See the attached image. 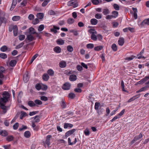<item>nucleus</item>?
<instances>
[{"instance_id": "obj_1", "label": "nucleus", "mask_w": 149, "mask_h": 149, "mask_svg": "<svg viewBox=\"0 0 149 149\" xmlns=\"http://www.w3.org/2000/svg\"><path fill=\"white\" fill-rule=\"evenodd\" d=\"M10 95H11L8 92H4L2 94L3 97L0 99V102L6 103L9 100Z\"/></svg>"}, {"instance_id": "obj_2", "label": "nucleus", "mask_w": 149, "mask_h": 149, "mask_svg": "<svg viewBox=\"0 0 149 149\" xmlns=\"http://www.w3.org/2000/svg\"><path fill=\"white\" fill-rule=\"evenodd\" d=\"M146 25H149V18L145 19L140 24L141 27H143Z\"/></svg>"}, {"instance_id": "obj_3", "label": "nucleus", "mask_w": 149, "mask_h": 149, "mask_svg": "<svg viewBox=\"0 0 149 149\" xmlns=\"http://www.w3.org/2000/svg\"><path fill=\"white\" fill-rule=\"evenodd\" d=\"M5 69L4 68L2 67H0V78L2 79L4 78V76L3 73H4Z\"/></svg>"}, {"instance_id": "obj_4", "label": "nucleus", "mask_w": 149, "mask_h": 149, "mask_svg": "<svg viewBox=\"0 0 149 149\" xmlns=\"http://www.w3.org/2000/svg\"><path fill=\"white\" fill-rule=\"evenodd\" d=\"M75 131V129H73L67 132L65 134V136L66 138L67 137L70 135L73 134Z\"/></svg>"}, {"instance_id": "obj_5", "label": "nucleus", "mask_w": 149, "mask_h": 149, "mask_svg": "<svg viewBox=\"0 0 149 149\" xmlns=\"http://www.w3.org/2000/svg\"><path fill=\"white\" fill-rule=\"evenodd\" d=\"M70 83H66L63 86L62 88L65 90H68L70 89Z\"/></svg>"}, {"instance_id": "obj_6", "label": "nucleus", "mask_w": 149, "mask_h": 149, "mask_svg": "<svg viewBox=\"0 0 149 149\" xmlns=\"http://www.w3.org/2000/svg\"><path fill=\"white\" fill-rule=\"evenodd\" d=\"M7 19L4 17H0V26L2 23L6 24L7 22Z\"/></svg>"}, {"instance_id": "obj_7", "label": "nucleus", "mask_w": 149, "mask_h": 149, "mask_svg": "<svg viewBox=\"0 0 149 149\" xmlns=\"http://www.w3.org/2000/svg\"><path fill=\"white\" fill-rule=\"evenodd\" d=\"M14 35L16 36L17 35L18 33V28L17 25H15L13 26Z\"/></svg>"}, {"instance_id": "obj_8", "label": "nucleus", "mask_w": 149, "mask_h": 149, "mask_svg": "<svg viewBox=\"0 0 149 149\" xmlns=\"http://www.w3.org/2000/svg\"><path fill=\"white\" fill-rule=\"evenodd\" d=\"M66 63L64 61H61L59 63V66L62 68H64L66 66Z\"/></svg>"}, {"instance_id": "obj_9", "label": "nucleus", "mask_w": 149, "mask_h": 149, "mask_svg": "<svg viewBox=\"0 0 149 149\" xmlns=\"http://www.w3.org/2000/svg\"><path fill=\"white\" fill-rule=\"evenodd\" d=\"M52 136L50 135H48L46 136V143L47 146H49L50 145V142L51 138L52 137Z\"/></svg>"}, {"instance_id": "obj_10", "label": "nucleus", "mask_w": 149, "mask_h": 149, "mask_svg": "<svg viewBox=\"0 0 149 149\" xmlns=\"http://www.w3.org/2000/svg\"><path fill=\"white\" fill-rule=\"evenodd\" d=\"M59 29L60 27L59 26L54 25L53 26V28L51 29V31L54 32L55 33H56L57 32V30H59Z\"/></svg>"}, {"instance_id": "obj_11", "label": "nucleus", "mask_w": 149, "mask_h": 149, "mask_svg": "<svg viewBox=\"0 0 149 149\" xmlns=\"http://www.w3.org/2000/svg\"><path fill=\"white\" fill-rule=\"evenodd\" d=\"M29 77L28 73L24 74L23 76V80L25 83H27L29 79Z\"/></svg>"}, {"instance_id": "obj_12", "label": "nucleus", "mask_w": 149, "mask_h": 149, "mask_svg": "<svg viewBox=\"0 0 149 149\" xmlns=\"http://www.w3.org/2000/svg\"><path fill=\"white\" fill-rule=\"evenodd\" d=\"M40 1L43 2L42 3V6L43 7H45L50 1V0H39Z\"/></svg>"}, {"instance_id": "obj_13", "label": "nucleus", "mask_w": 149, "mask_h": 149, "mask_svg": "<svg viewBox=\"0 0 149 149\" xmlns=\"http://www.w3.org/2000/svg\"><path fill=\"white\" fill-rule=\"evenodd\" d=\"M73 125L72 124L65 123L64 124V128L65 129L67 128L68 127L72 128L73 127Z\"/></svg>"}, {"instance_id": "obj_14", "label": "nucleus", "mask_w": 149, "mask_h": 149, "mask_svg": "<svg viewBox=\"0 0 149 149\" xmlns=\"http://www.w3.org/2000/svg\"><path fill=\"white\" fill-rule=\"evenodd\" d=\"M54 50L55 52L57 53H59L61 52V49L60 47L56 46L54 48Z\"/></svg>"}, {"instance_id": "obj_15", "label": "nucleus", "mask_w": 149, "mask_h": 149, "mask_svg": "<svg viewBox=\"0 0 149 149\" xmlns=\"http://www.w3.org/2000/svg\"><path fill=\"white\" fill-rule=\"evenodd\" d=\"M17 63L16 60H11L9 63V65L11 67H14L15 65Z\"/></svg>"}, {"instance_id": "obj_16", "label": "nucleus", "mask_w": 149, "mask_h": 149, "mask_svg": "<svg viewBox=\"0 0 149 149\" xmlns=\"http://www.w3.org/2000/svg\"><path fill=\"white\" fill-rule=\"evenodd\" d=\"M77 79L76 75L74 74L70 75L69 77V79L71 81H74Z\"/></svg>"}, {"instance_id": "obj_17", "label": "nucleus", "mask_w": 149, "mask_h": 149, "mask_svg": "<svg viewBox=\"0 0 149 149\" xmlns=\"http://www.w3.org/2000/svg\"><path fill=\"white\" fill-rule=\"evenodd\" d=\"M49 77L47 74H44L42 76V79L45 81H47L49 79Z\"/></svg>"}, {"instance_id": "obj_18", "label": "nucleus", "mask_w": 149, "mask_h": 149, "mask_svg": "<svg viewBox=\"0 0 149 149\" xmlns=\"http://www.w3.org/2000/svg\"><path fill=\"white\" fill-rule=\"evenodd\" d=\"M56 43L59 45H62L64 43V40L61 39H59L57 40Z\"/></svg>"}, {"instance_id": "obj_19", "label": "nucleus", "mask_w": 149, "mask_h": 149, "mask_svg": "<svg viewBox=\"0 0 149 149\" xmlns=\"http://www.w3.org/2000/svg\"><path fill=\"white\" fill-rule=\"evenodd\" d=\"M6 103V102H0V107L3 110L7 109V107L5 105V104Z\"/></svg>"}, {"instance_id": "obj_20", "label": "nucleus", "mask_w": 149, "mask_h": 149, "mask_svg": "<svg viewBox=\"0 0 149 149\" xmlns=\"http://www.w3.org/2000/svg\"><path fill=\"white\" fill-rule=\"evenodd\" d=\"M26 39L30 41H31L34 40V37L31 34L28 35Z\"/></svg>"}, {"instance_id": "obj_21", "label": "nucleus", "mask_w": 149, "mask_h": 149, "mask_svg": "<svg viewBox=\"0 0 149 149\" xmlns=\"http://www.w3.org/2000/svg\"><path fill=\"white\" fill-rule=\"evenodd\" d=\"M139 95H136L134 96L133 97H131V98H130L128 101L127 102H130L134 100L135 99H136L137 98H138L139 97Z\"/></svg>"}, {"instance_id": "obj_22", "label": "nucleus", "mask_w": 149, "mask_h": 149, "mask_svg": "<svg viewBox=\"0 0 149 149\" xmlns=\"http://www.w3.org/2000/svg\"><path fill=\"white\" fill-rule=\"evenodd\" d=\"M133 10L134 11V18L136 19L137 18V9L136 8H132Z\"/></svg>"}, {"instance_id": "obj_23", "label": "nucleus", "mask_w": 149, "mask_h": 149, "mask_svg": "<svg viewBox=\"0 0 149 149\" xmlns=\"http://www.w3.org/2000/svg\"><path fill=\"white\" fill-rule=\"evenodd\" d=\"M61 107L63 109H65L66 107V105L65 102L63 100H62L61 102L60 103Z\"/></svg>"}, {"instance_id": "obj_24", "label": "nucleus", "mask_w": 149, "mask_h": 149, "mask_svg": "<svg viewBox=\"0 0 149 149\" xmlns=\"http://www.w3.org/2000/svg\"><path fill=\"white\" fill-rule=\"evenodd\" d=\"M24 136L25 137L28 138L29 137L31 136V133L29 131H26L24 132Z\"/></svg>"}, {"instance_id": "obj_25", "label": "nucleus", "mask_w": 149, "mask_h": 149, "mask_svg": "<svg viewBox=\"0 0 149 149\" xmlns=\"http://www.w3.org/2000/svg\"><path fill=\"white\" fill-rule=\"evenodd\" d=\"M97 22V20L95 19H92L91 20V23L93 25H96Z\"/></svg>"}, {"instance_id": "obj_26", "label": "nucleus", "mask_w": 149, "mask_h": 149, "mask_svg": "<svg viewBox=\"0 0 149 149\" xmlns=\"http://www.w3.org/2000/svg\"><path fill=\"white\" fill-rule=\"evenodd\" d=\"M27 116V113L24 111H21V114L20 116V118L21 119H22L23 117Z\"/></svg>"}, {"instance_id": "obj_27", "label": "nucleus", "mask_w": 149, "mask_h": 149, "mask_svg": "<svg viewBox=\"0 0 149 149\" xmlns=\"http://www.w3.org/2000/svg\"><path fill=\"white\" fill-rule=\"evenodd\" d=\"M20 19V17L19 16H14L12 18V20L14 21H17Z\"/></svg>"}, {"instance_id": "obj_28", "label": "nucleus", "mask_w": 149, "mask_h": 149, "mask_svg": "<svg viewBox=\"0 0 149 149\" xmlns=\"http://www.w3.org/2000/svg\"><path fill=\"white\" fill-rule=\"evenodd\" d=\"M112 15L113 18H116L118 15V13L117 11H114L112 13Z\"/></svg>"}, {"instance_id": "obj_29", "label": "nucleus", "mask_w": 149, "mask_h": 149, "mask_svg": "<svg viewBox=\"0 0 149 149\" xmlns=\"http://www.w3.org/2000/svg\"><path fill=\"white\" fill-rule=\"evenodd\" d=\"M47 72L48 74H49L50 76H53L54 75V71L51 69L48 70Z\"/></svg>"}, {"instance_id": "obj_30", "label": "nucleus", "mask_w": 149, "mask_h": 149, "mask_svg": "<svg viewBox=\"0 0 149 149\" xmlns=\"http://www.w3.org/2000/svg\"><path fill=\"white\" fill-rule=\"evenodd\" d=\"M14 139V137L12 135H9L6 137V140L8 141H13Z\"/></svg>"}, {"instance_id": "obj_31", "label": "nucleus", "mask_w": 149, "mask_h": 149, "mask_svg": "<svg viewBox=\"0 0 149 149\" xmlns=\"http://www.w3.org/2000/svg\"><path fill=\"white\" fill-rule=\"evenodd\" d=\"M67 49L68 51L70 52H72L74 50L73 47L70 45L68 46Z\"/></svg>"}, {"instance_id": "obj_32", "label": "nucleus", "mask_w": 149, "mask_h": 149, "mask_svg": "<svg viewBox=\"0 0 149 149\" xmlns=\"http://www.w3.org/2000/svg\"><path fill=\"white\" fill-rule=\"evenodd\" d=\"M34 102L36 105H41L42 104V102L39 100H36L34 101Z\"/></svg>"}, {"instance_id": "obj_33", "label": "nucleus", "mask_w": 149, "mask_h": 149, "mask_svg": "<svg viewBox=\"0 0 149 149\" xmlns=\"http://www.w3.org/2000/svg\"><path fill=\"white\" fill-rule=\"evenodd\" d=\"M40 116L38 115L33 117V118H34V122L36 123H38L40 121Z\"/></svg>"}, {"instance_id": "obj_34", "label": "nucleus", "mask_w": 149, "mask_h": 149, "mask_svg": "<svg viewBox=\"0 0 149 149\" xmlns=\"http://www.w3.org/2000/svg\"><path fill=\"white\" fill-rule=\"evenodd\" d=\"M74 22V19L72 18H69L67 20V23L70 24H73Z\"/></svg>"}, {"instance_id": "obj_35", "label": "nucleus", "mask_w": 149, "mask_h": 149, "mask_svg": "<svg viewBox=\"0 0 149 149\" xmlns=\"http://www.w3.org/2000/svg\"><path fill=\"white\" fill-rule=\"evenodd\" d=\"M37 17L39 19H41L43 18L44 14L42 13H38L37 15Z\"/></svg>"}, {"instance_id": "obj_36", "label": "nucleus", "mask_w": 149, "mask_h": 149, "mask_svg": "<svg viewBox=\"0 0 149 149\" xmlns=\"http://www.w3.org/2000/svg\"><path fill=\"white\" fill-rule=\"evenodd\" d=\"M29 33L31 34H34L36 32L35 31V29L32 27H31L29 29Z\"/></svg>"}, {"instance_id": "obj_37", "label": "nucleus", "mask_w": 149, "mask_h": 149, "mask_svg": "<svg viewBox=\"0 0 149 149\" xmlns=\"http://www.w3.org/2000/svg\"><path fill=\"white\" fill-rule=\"evenodd\" d=\"M28 104L30 107H33L36 106L35 103L32 101H29L28 102Z\"/></svg>"}, {"instance_id": "obj_38", "label": "nucleus", "mask_w": 149, "mask_h": 149, "mask_svg": "<svg viewBox=\"0 0 149 149\" xmlns=\"http://www.w3.org/2000/svg\"><path fill=\"white\" fill-rule=\"evenodd\" d=\"M8 47L6 46H3L0 48V50L2 52H6L7 50Z\"/></svg>"}, {"instance_id": "obj_39", "label": "nucleus", "mask_w": 149, "mask_h": 149, "mask_svg": "<svg viewBox=\"0 0 149 149\" xmlns=\"http://www.w3.org/2000/svg\"><path fill=\"white\" fill-rule=\"evenodd\" d=\"M147 87H146V86H145V87H142L139 90L137 91H136V93H139V92H142V91H146V90H147Z\"/></svg>"}, {"instance_id": "obj_40", "label": "nucleus", "mask_w": 149, "mask_h": 149, "mask_svg": "<svg viewBox=\"0 0 149 149\" xmlns=\"http://www.w3.org/2000/svg\"><path fill=\"white\" fill-rule=\"evenodd\" d=\"M95 34H91V39L94 41H96L97 40V36Z\"/></svg>"}, {"instance_id": "obj_41", "label": "nucleus", "mask_w": 149, "mask_h": 149, "mask_svg": "<svg viewBox=\"0 0 149 149\" xmlns=\"http://www.w3.org/2000/svg\"><path fill=\"white\" fill-rule=\"evenodd\" d=\"M7 57V55L5 53H1L0 54V58L4 59Z\"/></svg>"}, {"instance_id": "obj_42", "label": "nucleus", "mask_w": 149, "mask_h": 149, "mask_svg": "<svg viewBox=\"0 0 149 149\" xmlns=\"http://www.w3.org/2000/svg\"><path fill=\"white\" fill-rule=\"evenodd\" d=\"M88 32L89 33L92 34H97V32L94 29H91L89 30Z\"/></svg>"}, {"instance_id": "obj_43", "label": "nucleus", "mask_w": 149, "mask_h": 149, "mask_svg": "<svg viewBox=\"0 0 149 149\" xmlns=\"http://www.w3.org/2000/svg\"><path fill=\"white\" fill-rule=\"evenodd\" d=\"M103 47L102 46H97L95 47L94 49L95 51H98L101 50L103 48Z\"/></svg>"}, {"instance_id": "obj_44", "label": "nucleus", "mask_w": 149, "mask_h": 149, "mask_svg": "<svg viewBox=\"0 0 149 149\" xmlns=\"http://www.w3.org/2000/svg\"><path fill=\"white\" fill-rule=\"evenodd\" d=\"M94 47L93 44L92 43H89L86 45V47L88 49H92Z\"/></svg>"}, {"instance_id": "obj_45", "label": "nucleus", "mask_w": 149, "mask_h": 149, "mask_svg": "<svg viewBox=\"0 0 149 149\" xmlns=\"http://www.w3.org/2000/svg\"><path fill=\"white\" fill-rule=\"evenodd\" d=\"M74 0H72L69 1L67 3V5L68 6H72L74 2Z\"/></svg>"}, {"instance_id": "obj_46", "label": "nucleus", "mask_w": 149, "mask_h": 149, "mask_svg": "<svg viewBox=\"0 0 149 149\" xmlns=\"http://www.w3.org/2000/svg\"><path fill=\"white\" fill-rule=\"evenodd\" d=\"M102 16V14L99 13H97L95 15V17L98 19H101Z\"/></svg>"}, {"instance_id": "obj_47", "label": "nucleus", "mask_w": 149, "mask_h": 149, "mask_svg": "<svg viewBox=\"0 0 149 149\" xmlns=\"http://www.w3.org/2000/svg\"><path fill=\"white\" fill-rule=\"evenodd\" d=\"M111 48L114 51H116L117 49V46L115 44H113L112 45Z\"/></svg>"}, {"instance_id": "obj_48", "label": "nucleus", "mask_w": 149, "mask_h": 149, "mask_svg": "<svg viewBox=\"0 0 149 149\" xmlns=\"http://www.w3.org/2000/svg\"><path fill=\"white\" fill-rule=\"evenodd\" d=\"M24 44V43L23 42H22L20 43L19 44L16 46L15 47V49H18L20 48L23 46Z\"/></svg>"}, {"instance_id": "obj_49", "label": "nucleus", "mask_w": 149, "mask_h": 149, "mask_svg": "<svg viewBox=\"0 0 149 149\" xmlns=\"http://www.w3.org/2000/svg\"><path fill=\"white\" fill-rule=\"evenodd\" d=\"M142 135L141 133L138 136H135L134 138L137 141L139 140L142 137Z\"/></svg>"}, {"instance_id": "obj_50", "label": "nucleus", "mask_w": 149, "mask_h": 149, "mask_svg": "<svg viewBox=\"0 0 149 149\" xmlns=\"http://www.w3.org/2000/svg\"><path fill=\"white\" fill-rule=\"evenodd\" d=\"M44 25L43 24L40 25L38 27V30L39 31H42L44 29Z\"/></svg>"}, {"instance_id": "obj_51", "label": "nucleus", "mask_w": 149, "mask_h": 149, "mask_svg": "<svg viewBox=\"0 0 149 149\" xmlns=\"http://www.w3.org/2000/svg\"><path fill=\"white\" fill-rule=\"evenodd\" d=\"M25 36L24 35H20L19 36V39L20 41L23 40L25 38Z\"/></svg>"}, {"instance_id": "obj_52", "label": "nucleus", "mask_w": 149, "mask_h": 149, "mask_svg": "<svg viewBox=\"0 0 149 149\" xmlns=\"http://www.w3.org/2000/svg\"><path fill=\"white\" fill-rule=\"evenodd\" d=\"M113 7L116 10H118L119 9V6L117 4L114 3L113 5Z\"/></svg>"}, {"instance_id": "obj_53", "label": "nucleus", "mask_w": 149, "mask_h": 149, "mask_svg": "<svg viewBox=\"0 0 149 149\" xmlns=\"http://www.w3.org/2000/svg\"><path fill=\"white\" fill-rule=\"evenodd\" d=\"M100 104L99 102H96L95 104V109L96 110H97L100 106Z\"/></svg>"}, {"instance_id": "obj_54", "label": "nucleus", "mask_w": 149, "mask_h": 149, "mask_svg": "<svg viewBox=\"0 0 149 149\" xmlns=\"http://www.w3.org/2000/svg\"><path fill=\"white\" fill-rule=\"evenodd\" d=\"M91 1L93 4L95 5H98L99 3L98 0H91Z\"/></svg>"}, {"instance_id": "obj_55", "label": "nucleus", "mask_w": 149, "mask_h": 149, "mask_svg": "<svg viewBox=\"0 0 149 149\" xmlns=\"http://www.w3.org/2000/svg\"><path fill=\"white\" fill-rule=\"evenodd\" d=\"M112 24L113 27L114 28L117 27L118 25V24L117 22H113L112 23Z\"/></svg>"}, {"instance_id": "obj_56", "label": "nucleus", "mask_w": 149, "mask_h": 149, "mask_svg": "<svg viewBox=\"0 0 149 149\" xmlns=\"http://www.w3.org/2000/svg\"><path fill=\"white\" fill-rule=\"evenodd\" d=\"M40 99L41 100L45 101H46L48 100V98L47 97L44 96L40 97Z\"/></svg>"}, {"instance_id": "obj_57", "label": "nucleus", "mask_w": 149, "mask_h": 149, "mask_svg": "<svg viewBox=\"0 0 149 149\" xmlns=\"http://www.w3.org/2000/svg\"><path fill=\"white\" fill-rule=\"evenodd\" d=\"M8 134V132L6 130H2V132H1V135L3 136H7Z\"/></svg>"}, {"instance_id": "obj_58", "label": "nucleus", "mask_w": 149, "mask_h": 149, "mask_svg": "<svg viewBox=\"0 0 149 149\" xmlns=\"http://www.w3.org/2000/svg\"><path fill=\"white\" fill-rule=\"evenodd\" d=\"M38 111H34L30 112L29 113V115L30 116H32L37 113H38Z\"/></svg>"}, {"instance_id": "obj_59", "label": "nucleus", "mask_w": 149, "mask_h": 149, "mask_svg": "<svg viewBox=\"0 0 149 149\" xmlns=\"http://www.w3.org/2000/svg\"><path fill=\"white\" fill-rule=\"evenodd\" d=\"M77 70L79 71H81L83 70V68L82 66H81L79 65H77Z\"/></svg>"}, {"instance_id": "obj_60", "label": "nucleus", "mask_w": 149, "mask_h": 149, "mask_svg": "<svg viewBox=\"0 0 149 149\" xmlns=\"http://www.w3.org/2000/svg\"><path fill=\"white\" fill-rule=\"evenodd\" d=\"M28 18L29 19L32 20L34 19V16L33 14H30L29 15Z\"/></svg>"}, {"instance_id": "obj_61", "label": "nucleus", "mask_w": 149, "mask_h": 149, "mask_svg": "<svg viewBox=\"0 0 149 149\" xmlns=\"http://www.w3.org/2000/svg\"><path fill=\"white\" fill-rule=\"evenodd\" d=\"M69 97L71 99H73L75 97V95L73 93H70L69 94Z\"/></svg>"}, {"instance_id": "obj_62", "label": "nucleus", "mask_w": 149, "mask_h": 149, "mask_svg": "<svg viewBox=\"0 0 149 149\" xmlns=\"http://www.w3.org/2000/svg\"><path fill=\"white\" fill-rule=\"evenodd\" d=\"M35 87L36 89L38 90H40L41 88V86L39 84H36Z\"/></svg>"}, {"instance_id": "obj_63", "label": "nucleus", "mask_w": 149, "mask_h": 149, "mask_svg": "<svg viewBox=\"0 0 149 149\" xmlns=\"http://www.w3.org/2000/svg\"><path fill=\"white\" fill-rule=\"evenodd\" d=\"M19 124L18 123H16L13 126V128L14 130H17Z\"/></svg>"}, {"instance_id": "obj_64", "label": "nucleus", "mask_w": 149, "mask_h": 149, "mask_svg": "<svg viewBox=\"0 0 149 149\" xmlns=\"http://www.w3.org/2000/svg\"><path fill=\"white\" fill-rule=\"evenodd\" d=\"M65 21L64 20L60 21L58 22V24L60 26H62L65 24Z\"/></svg>"}]
</instances>
